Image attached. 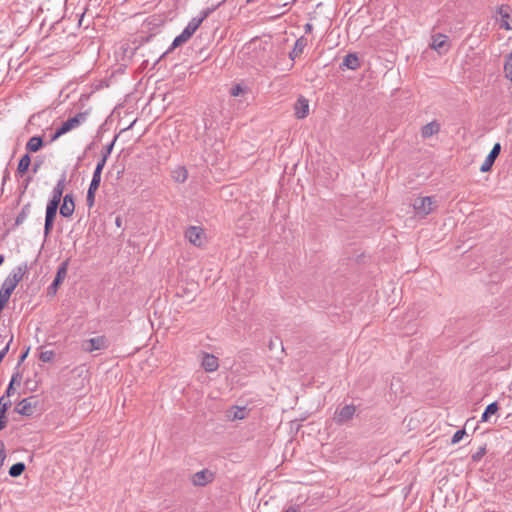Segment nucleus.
<instances>
[{"label": "nucleus", "mask_w": 512, "mask_h": 512, "mask_svg": "<svg viewBox=\"0 0 512 512\" xmlns=\"http://www.w3.org/2000/svg\"><path fill=\"white\" fill-rule=\"evenodd\" d=\"M23 275L20 268L10 273L4 280L0 289V311L7 305L11 294L22 280Z\"/></svg>", "instance_id": "nucleus-1"}, {"label": "nucleus", "mask_w": 512, "mask_h": 512, "mask_svg": "<svg viewBox=\"0 0 512 512\" xmlns=\"http://www.w3.org/2000/svg\"><path fill=\"white\" fill-rule=\"evenodd\" d=\"M88 115L89 112L84 111L64 121L51 135L50 141L55 142L63 135L77 129L82 123L86 121Z\"/></svg>", "instance_id": "nucleus-2"}, {"label": "nucleus", "mask_w": 512, "mask_h": 512, "mask_svg": "<svg viewBox=\"0 0 512 512\" xmlns=\"http://www.w3.org/2000/svg\"><path fill=\"white\" fill-rule=\"evenodd\" d=\"M412 206L415 216L424 218L437 209L438 201L434 196H422L415 198Z\"/></svg>", "instance_id": "nucleus-3"}, {"label": "nucleus", "mask_w": 512, "mask_h": 512, "mask_svg": "<svg viewBox=\"0 0 512 512\" xmlns=\"http://www.w3.org/2000/svg\"><path fill=\"white\" fill-rule=\"evenodd\" d=\"M185 239L197 248H203L208 242L205 230L200 226H189L184 232Z\"/></svg>", "instance_id": "nucleus-4"}, {"label": "nucleus", "mask_w": 512, "mask_h": 512, "mask_svg": "<svg viewBox=\"0 0 512 512\" xmlns=\"http://www.w3.org/2000/svg\"><path fill=\"white\" fill-rule=\"evenodd\" d=\"M201 23H202V19L193 18L188 23V25L185 27V29L182 31V33L174 39V41L172 43V49L187 42L191 38V36L196 32V30L199 28Z\"/></svg>", "instance_id": "nucleus-5"}, {"label": "nucleus", "mask_w": 512, "mask_h": 512, "mask_svg": "<svg viewBox=\"0 0 512 512\" xmlns=\"http://www.w3.org/2000/svg\"><path fill=\"white\" fill-rule=\"evenodd\" d=\"M450 47L451 43L446 35L437 33L431 36L430 48L436 51L439 55L448 53Z\"/></svg>", "instance_id": "nucleus-6"}, {"label": "nucleus", "mask_w": 512, "mask_h": 512, "mask_svg": "<svg viewBox=\"0 0 512 512\" xmlns=\"http://www.w3.org/2000/svg\"><path fill=\"white\" fill-rule=\"evenodd\" d=\"M215 479V473L209 469H203L191 476V482L194 486H205Z\"/></svg>", "instance_id": "nucleus-7"}, {"label": "nucleus", "mask_w": 512, "mask_h": 512, "mask_svg": "<svg viewBox=\"0 0 512 512\" xmlns=\"http://www.w3.org/2000/svg\"><path fill=\"white\" fill-rule=\"evenodd\" d=\"M36 408H37V401L34 399V397H28V398L22 399L16 405L15 410L20 415L31 416L32 414H34Z\"/></svg>", "instance_id": "nucleus-8"}, {"label": "nucleus", "mask_w": 512, "mask_h": 512, "mask_svg": "<svg viewBox=\"0 0 512 512\" xmlns=\"http://www.w3.org/2000/svg\"><path fill=\"white\" fill-rule=\"evenodd\" d=\"M355 411L354 405H345L336 411L334 420L338 424H345L353 418Z\"/></svg>", "instance_id": "nucleus-9"}, {"label": "nucleus", "mask_w": 512, "mask_h": 512, "mask_svg": "<svg viewBox=\"0 0 512 512\" xmlns=\"http://www.w3.org/2000/svg\"><path fill=\"white\" fill-rule=\"evenodd\" d=\"M201 366L206 372L212 373L219 368V360L215 355L203 352L201 354Z\"/></svg>", "instance_id": "nucleus-10"}, {"label": "nucleus", "mask_w": 512, "mask_h": 512, "mask_svg": "<svg viewBox=\"0 0 512 512\" xmlns=\"http://www.w3.org/2000/svg\"><path fill=\"white\" fill-rule=\"evenodd\" d=\"M58 206L59 205L51 203V202H48V204H47V207H46V217H45V226H44V230H45V234L46 235L49 234L50 231L53 228L54 220H55V217H56V214H57Z\"/></svg>", "instance_id": "nucleus-11"}, {"label": "nucleus", "mask_w": 512, "mask_h": 512, "mask_svg": "<svg viewBox=\"0 0 512 512\" xmlns=\"http://www.w3.org/2000/svg\"><path fill=\"white\" fill-rule=\"evenodd\" d=\"M75 211V202L72 194H66L63 197L62 204L60 206V214L64 218H70Z\"/></svg>", "instance_id": "nucleus-12"}, {"label": "nucleus", "mask_w": 512, "mask_h": 512, "mask_svg": "<svg viewBox=\"0 0 512 512\" xmlns=\"http://www.w3.org/2000/svg\"><path fill=\"white\" fill-rule=\"evenodd\" d=\"M500 151H501V145H500V143H496L493 146L491 152L488 154V156L486 157V159L482 163V165L480 167V171L481 172H488V171L491 170V168H492L496 158L500 154Z\"/></svg>", "instance_id": "nucleus-13"}, {"label": "nucleus", "mask_w": 512, "mask_h": 512, "mask_svg": "<svg viewBox=\"0 0 512 512\" xmlns=\"http://www.w3.org/2000/svg\"><path fill=\"white\" fill-rule=\"evenodd\" d=\"M294 115L297 119H303L309 114V101L300 96L294 104Z\"/></svg>", "instance_id": "nucleus-14"}, {"label": "nucleus", "mask_w": 512, "mask_h": 512, "mask_svg": "<svg viewBox=\"0 0 512 512\" xmlns=\"http://www.w3.org/2000/svg\"><path fill=\"white\" fill-rule=\"evenodd\" d=\"M510 7L507 5H501L498 8V14L500 15L499 26L505 30H511L512 26L510 23Z\"/></svg>", "instance_id": "nucleus-15"}, {"label": "nucleus", "mask_w": 512, "mask_h": 512, "mask_svg": "<svg viewBox=\"0 0 512 512\" xmlns=\"http://www.w3.org/2000/svg\"><path fill=\"white\" fill-rule=\"evenodd\" d=\"M86 343H87V347L85 348V350L88 352L102 350L107 347V340L104 336H98V337L91 338Z\"/></svg>", "instance_id": "nucleus-16"}, {"label": "nucleus", "mask_w": 512, "mask_h": 512, "mask_svg": "<svg viewBox=\"0 0 512 512\" xmlns=\"http://www.w3.org/2000/svg\"><path fill=\"white\" fill-rule=\"evenodd\" d=\"M440 131V124L437 121H432L421 129V136L427 139Z\"/></svg>", "instance_id": "nucleus-17"}, {"label": "nucleus", "mask_w": 512, "mask_h": 512, "mask_svg": "<svg viewBox=\"0 0 512 512\" xmlns=\"http://www.w3.org/2000/svg\"><path fill=\"white\" fill-rule=\"evenodd\" d=\"M64 180H60L53 189L52 198L49 202L59 205L64 192Z\"/></svg>", "instance_id": "nucleus-18"}, {"label": "nucleus", "mask_w": 512, "mask_h": 512, "mask_svg": "<svg viewBox=\"0 0 512 512\" xmlns=\"http://www.w3.org/2000/svg\"><path fill=\"white\" fill-rule=\"evenodd\" d=\"M230 420H242L247 416V410L245 407H232L227 414Z\"/></svg>", "instance_id": "nucleus-19"}, {"label": "nucleus", "mask_w": 512, "mask_h": 512, "mask_svg": "<svg viewBox=\"0 0 512 512\" xmlns=\"http://www.w3.org/2000/svg\"><path fill=\"white\" fill-rule=\"evenodd\" d=\"M307 45V39L305 37H300L296 40V43L293 47L292 52H290V58L294 59L302 54L304 48Z\"/></svg>", "instance_id": "nucleus-20"}, {"label": "nucleus", "mask_w": 512, "mask_h": 512, "mask_svg": "<svg viewBox=\"0 0 512 512\" xmlns=\"http://www.w3.org/2000/svg\"><path fill=\"white\" fill-rule=\"evenodd\" d=\"M359 59L356 54H348L343 60V66L351 70H356L359 67Z\"/></svg>", "instance_id": "nucleus-21"}, {"label": "nucleus", "mask_w": 512, "mask_h": 512, "mask_svg": "<svg viewBox=\"0 0 512 512\" xmlns=\"http://www.w3.org/2000/svg\"><path fill=\"white\" fill-rule=\"evenodd\" d=\"M30 163H31L30 156L28 154L23 155L19 161V164L17 167V172L20 175L25 174L30 166Z\"/></svg>", "instance_id": "nucleus-22"}, {"label": "nucleus", "mask_w": 512, "mask_h": 512, "mask_svg": "<svg viewBox=\"0 0 512 512\" xmlns=\"http://www.w3.org/2000/svg\"><path fill=\"white\" fill-rule=\"evenodd\" d=\"M43 145L42 139L40 137H32L28 141L26 148L31 152H37Z\"/></svg>", "instance_id": "nucleus-23"}, {"label": "nucleus", "mask_w": 512, "mask_h": 512, "mask_svg": "<svg viewBox=\"0 0 512 512\" xmlns=\"http://www.w3.org/2000/svg\"><path fill=\"white\" fill-rule=\"evenodd\" d=\"M25 470V464L22 462L15 463L9 469V475L11 477H19Z\"/></svg>", "instance_id": "nucleus-24"}, {"label": "nucleus", "mask_w": 512, "mask_h": 512, "mask_svg": "<svg viewBox=\"0 0 512 512\" xmlns=\"http://www.w3.org/2000/svg\"><path fill=\"white\" fill-rule=\"evenodd\" d=\"M497 411H498V405L496 402L489 404L486 407L484 413L482 414V417H481L482 421H484V422L488 421L489 417L491 415H494Z\"/></svg>", "instance_id": "nucleus-25"}, {"label": "nucleus", "mask_w": 512, "mask_h": 512, "mask_svg": "<svg viewBox=\"0 0 512 512\" xmlns=\"http://www.w3.org/2000/svg\"><path fill=\"white\" fill-rule=\"evenodd\" d=\"M505 77L512 81V52L508 55L504 65Z\"/></svg>", "instance_id": "nucleus-26"}, {"label": "nucleus", "mask_w": 512, "mask_h": 512, "mask_svg": "<svg viewBox=\"0 0 512 512\" xmlns=\"http://www.w3.org/2000/svg\"><path fill=\"white\" fill-rule=\"evenodd\" d=\"M54 351L52 350H47V351H42L39 355V359L42 361V362H50L54 359Z\"/></svg>", "instance_id": "nucleus-27"}, {"label": "nucleus", "mask_w": 512, "mask_h": 512, "mask_svg": "<svg viewBox=\"0 0 512 512\" xmlns=\"http://www.w3.org/2000/svg\"><path fill=\"white\" fill-rule=\"evenodd\" d=\"M65 276H66V267H65V266H63V267H61V268L59 269V271H58V273H57V275H56V278H55V280H54V282H53V285H54V286L59 285V284L63 281V279L65 278Z\"/></svg>", "instance_id": "nucleus-28"}, {"label": "nucleus", "mask_w": 512, "mask_h": 512, "mask_svg": "<svg viewBox=\"0 0 512 512\" xmlns=\"http://www.w3.org/2000/svg\"><path fill=\"white\" fill-rule=\"evenodd\" d=\"M100 182H101V175L98 173H93V178H92L89 188L93 189V190H98V188L100 186Z\"/></svg>", "instance_id": "nucleus-29"}, {"label": "nucleus", "mask_w": 512, "mask_h": 512, "mask_svg": "<svg viewBox=\"0 0 512 512\" xmlns=\"http://www.w3.org/2000/svg\"><path fill=\"white\" fill-rule=\"evenodd\" d=\"M245 92V89L242 85L240 84H236L234 85L231 90H230V94L233 96V97H237V96H240L241 94H243Z\"/></svg>", "instance_id": "nucleus-30"}, {"label": "nucleus", "mask_w": 512, "mask_h": 512, "mask_svg": "<svg viewBox=\"0 0 512 512\" xmlns=\"http://www.w3.org/2000/svg\"><path fill=\"white\" fill-rule=\"evenodd\" d=\"M10 402L5 398H0V417H4L6 410L8 409Z\"/></svg>", "instance_id": "nucleus-31"}, {"label": "nucleus", "mask_w": 512, "mask_h": 512, "mask_svg": "<svg viewBox=\"0 0 512 512\" xmlns=\"http://www.w3.org/2000/svg\"><path fill=\"white\" fill-rule=\"evenodd\" d=\"M6 457L7 454L5 444L0 440V469L3 467Z\"/></svg>", "instance_id": "nucleus-32"}, {"label": "nucleus", "mask_w": 512, "mask_h": 512, "mask_svg": "<svg viewBox=\"0 0 512 512\" xmlns=\"http://www.w3.org/2000/svg\"><path fill=\"white\" fill-rule=\"evenodd\" d=\"M465 434H466V431L464 429L456 431L452 437L451 443L457 444L458 442H460L463 439Z\"/></svg>", "instance_id": "nucleus-33"}, {"label": "nucleus", "mask_w": 512, "mask_h": 512, "mask_svg": "<svg viewBox=\"0 0 512 512\" xmlns=\"http://www.w3.org/2000/svg\"><path fill=\"white\" fill-rule=\"evenodd\" d=\"M97 190H93V189H88V193H87V204L89 207H92L94 205V202H95V193H96Z\"/></svg>", "instance_id": "nucleus-34"}, {"label": "nucleus", "mask_w": 512, "mask_h": 512, "mask_svg": "<svg viewBox=\"0 0 512 512\" xmlns=\"http://www.w3.org/2000/svg\"><path fill=\"white\" fill-rule=\"evenodd\" d=\"M107 155L103 156L102 159L97 163L94 173H98L101 175L102 170L106 164Z\"/></svg>", "instance_id": "nucleus-35"}, {"label": "nucleus", "mask_w": 512, "mask_h": 512, "mask_svg": "<svg viewBox=\"0 0 512 512\" xmlns=\"http://www.w3.org/2000/svg\"><path fill=\"white\" fill-rule=\"evenodd\" d=\"M176 173L178 174L177 180L184 181L187 178V171L184 168H179Z\"/></svg>", "instance_id": "nucleus-36"}, {"label": "nucleus", "mask_w": 512, "mask_h": 512, "mask_svg": "<svg viewBox=\"0 0 512 512\" xmlns=\"http://www.w3.org/2000/svg\"><path fill=\"white\" fill-rule=\"evenodd\" d=\"M485 453V449H481L479 452H477L475 455H473V460H479Z\"/></svg>", "instance_id": "nucleus-37"}, {"label": "nucleus", "mask_w": 512, "mask_h": 512, "mask_svg": "<svg viewBox=\"0 0 512 512\" xmlns=\"http://www.w3.org/2000/svg\"><path fill=\"white\" fill-rule=\"evenodd\" d=\"M14 382H15V377H13L11 379V382H10V384L8 386V389H7L8 396L11 394V392H13V384H14Z\"/></svg>", "instance_id": "nucleus-38"}, {"label": "nucleus", "mask_w": 512, "mask_h": 512, "mask_svg": "<svg viewBox=\"0 0 512 512\" xmlns=\"http://www.w3.org/2000/svg\"><path fill=\"white\" fill-rule=\"evenodd\" d=\"M3 417H0V430L4 427L5 423L2 421Z\"/></svg>", "instance_id": "nucleus-39"}, {"label": "nucleus", "mask_w": 512, "mask_h": 512, "mask_svg": "<svg viewBox=\"0 0 512 512\" xmlns=\"http://www.w3.org/2000/svg\"><path fill=\"white\" fill-rule=\"evenodd\" d=\"M311 28H312V26H311L310 24H306V30H307V31H310V30H311Z\"/></svg>", "instance_id": "nucleus-40"}, {"label": "nucleus", "mask_w": 512, "mask_h": 512, "mask_svg": "<svg viewBox=\"0 0 512 512\" xmlns=\"http://www.w3.org/2000/svg\"><path fill=\"white\" fill-rule=\"evenodd\" d=\"M4 261V257L2 255H0V265L3 263Z\"/></svg>", "instance_id": "nucleus-41"}, {"label": "nucleus", "mask_w": 512, "mask_h": 512, "mask_svg": "<svg viewBox=\"0 0 512 512\" xmlns=\"http://www.w3.org/2000/svg\"><path fill=\"white\" fill-rule=\"evenodd\" d=\"M290 512H297L296 510H290Z\"/></svg>", "instance_id": "nucleus-42"}, {"label": "nucleus", "mask_w": 512, "mask_h": 512, "mask_svg": "<svg viewBox=\"0 0 512 512\" xmlns=\"http://www.w3.org/2000/svg\"><path fill=\"white\" fill-rule=\"evenodd\" d=\"M285 512H288V511H285Z\"/></svg>", "instance_id": "nucleus-43"}]
</instances>
